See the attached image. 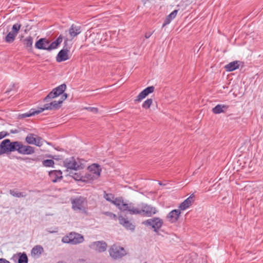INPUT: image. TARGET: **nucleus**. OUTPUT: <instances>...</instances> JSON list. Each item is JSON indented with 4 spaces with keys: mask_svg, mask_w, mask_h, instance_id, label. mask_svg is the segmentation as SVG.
<instances>
[{
    "mask_svg": "<svg viewBox=\"0 0 263 263\" xmlns=\"http://www.w3.org/2000/svg\"><path fill=\"white\" fill-rule=\"evenodd\" d=\"M16 151L22 155H31L34 153V149L29 145H24L22 142L17 141Z\"/></svg>",
    "mask_w": 263,
    "mask_h": 263,
    "instance_id": "obj_11",
    "label": "nucleus"
},
{
    "mask_svg": "<svg viewBox=\"0 0 263 263\" xmlns=\"http://www.w3.org/2000/svg\"><path fill=\"white\" fill-rule=\"evenodd\" d=\"M58 232V228H55L54 230L53 231H49V232L50 233H57Z\"/></svg>",
    "mask_w": 263,
    "mask_h": 263,
    "instance_id": "obj_44",
    "label": "nucleus"
},
{
    "mask_svg": "<svg viewBox=\"0 0 263 263\" xmlns=\"http://www.w3.org/2000/svg\"><path fill=\"white\" fill-rule=\"evenodd\" d=\"M104 198L109 202H111L112 199H114V197L112 194H107L105 192L104 195Z\"/></svg>",
    "mask_w": 263,
    "mask_h": 263,
    "instance_id": "obj_39",
    "label": "nucleus"
},
{
    "mask_svg": "<svg viewBox=\"0 0 263 263\" xmlns=\"http://www.w3.org/2000/svg\"><path fill=\"white\" fill-rule=\"evenodd\" d=\"M26 142L29 144H34L37 146H41L43 144L44 140L40 137H35L33 134H29L25 138Z\"/></svg>",
    "mask_w": 263,
    "mask_h": 263,
    "instance_id": "obj_12",
    "label": "nucleus"
},
{
    "mask_svg": "<svg viewBox=\"0 0 263 263\" xmlns=\"http://www.w3.org/2000/svg\"><path fill=\"white\" fill-rule=\"evenodd\" d=\"M96 179H97V178L93 176L92 174L89 171L88 173H86L84 176H83L82 181H89L90 180H95Z\"/></svg>",
    "mask_w": 263,
    "mask_h": 263,
    "instance_id": "obj_33",
    "label": "nucleus"
},
{
    "mask_svg": "<svg viewBox=\"0 0 263 263\" xmlns=\"http://www.w3.org/2000/svg\"><path fill=\"white\" fill-rule=\"evenodd\" d=\"M229 108V106L226 104H217L212 108V112L214 114L225 113Z\"/></svg>",
    "mask_w": 263,
    "mask_h": 263,
    "instance_id": "obj_22",
    "label": "nucleus"
},
{
    "mask_svg": "<svg viewBox=\"0 0 263 263\" xmlns=\"http://www.w3.org/2000/svg\"><path fill=\"white\" fill-rule=\"evenodd\" d=\"M90 109L92 111H94V112L98 111V109L97 108L92 107V108H91Z\"/></svg>",
    "mask_w": 263,
    "mask_h": 263,
    "instance_id": "obj_45",
    "label": "nucleus"
},
{
    "mask_svg": "<svg viewBox=\"0 0 263 263\" xmlns=\"http://www.w3.org/2000/svg\"><path fill=\"white\" fill-rule=\"evenodd\" d=\"M142 224L158 233L163 224V220L159 217H153L142 221Z\"/></svg>",
    "mask_w": 263,
    "mask_h": 263,
    "instance_id": "obj_2",
    "label": "nucleus"
},
{
    "mask_svg": "<svg viewBox=\"0 0 263 263\" xmlns=\"http://www.w3.org/2000/svg\"><path fill=\"white\" fill-rule=\"evenodd\" d=\"M11 133H13V134H15V133H17V131L16 130H14V131L11 130Z\"/></svg>",
    "mask_w": 263,
    "mask_h": 263,
    "instance_id": "obj_46",
    "label": "nucleus"
},
{
    "mask_svg": "<svg viewBox=\"0 0 263 263\" xmlns=\"http://www.w3.org/2000/svg\"><path fill=\"white\" fill-rule=\"evenodd\" d=\"M66 42H67V41H64V44H66Z\"/></svg>",
    "mask_w": 263,
    "mask_h": 263,
    "instance_id": "obj_48",
    "label": "nucleus"
},
{
    "mask_svg": "<svg viewBox=\"0 0 263 263\" xmlns=\"http://www.w3.org/2000/svg\"><path fill=\"white\" fill-rule=\"evenodd\" d=\"M69 50L68 49H63L61 50L56 57V61L58 62H61L66 61L69 59L68 52Z\"/></svg>",
    "mask_w": 263,
    "mask_h": 263,
    "instance_id": "obj_18",
    "label": "nucleus"
},
{
    "mask_svg": "<svg viewBox=\"0 0 263 263\" xmlns=\"http://www.w3.org/2000/svg\"><path fill=\"white\" fill-rule=\"evenodd\" d=\"M84 240L83 235L76 232H70L68 235L64 236L62 239L63 243L71 245H77L82 243Z\"/></svg>",
    "mask_w": 263,
    "mask_h": 263,
    "instance_id": "obj_3",
    "label": "nucleus"
},
{
    "mask_svg": "<svg viewBox=\"0 0 263 263\" xmlns=\"http://www.w3.org/2000/svg\"><path fill=\"white\" fill-rule=\"evenodd\" d=\"M8 134L7 133V132L3 131L1 132V139L6 137L7 135H8Z\"/></svg>",
    "mask_w": 263,
    "mask_h": 263,
    "instance_id": "obj_42",
    "label": "nucleus"
},
{
    "mask_svg": "<svg viewBox=\"0 0 263 263\" xmlns=\"http://www.w3.org/2000/svg\"><path fill=\"white\" fill-rule=\"evenodd\" d=\"M107 243L104 241H97L92 242L89 247L99 252H103L106 250Z\"/></svg>",
    "mask_w": 263,
    "mask_h": 263,
    "instance_id": "obj_14",
    "label": "nucleus"
},
{
    "mask_svg": "<svg viewBox=\"0 0 263 263\" xmlns=\"http://www.w3.org/2000/svg\"><path fill=\"white\" fill-rule=\"evenodd\" d=\"M12 91H16V88L14 84H13L11 86H10V87L8 88L5 93H4L3 96H7L8 95L10 92ZM5 97H6L5 96Z\"/></svg>",
    "mask_w": 263,
    "mask_h": 263,
    "instance_id": "obj_38",
    "label": "nucleus"
},
{
    "mask_svg": "<svg viewBox=\"0 0 263 263\" xmlns=\"http://www.w3.org/2000/svg\"><path fill=\"white\" fill-rule=\"evenodd\" d=\"M50 157H51V158H53V159H55V158H54V157H53V156H50Z\"/></svg>",
    "mask_w": 263,
    "mask_h": 263,
    "instance_id": "obj_47",
    "label": "nucleus"
},
{
    "mask_svg": "<svg viewBox=\"0 0 263 263\" xmlns=\"http://www.w3.org/2000/svg\"><path fill=\"white\" fill-rule=\"evenodd\" d=\"M89 171L92 174L93 176L98 178L100 176L102 171L100 165L98 164L93 163L88 167Z\"/></svg>",
    "mask_w": 263,
    "mask_h": 263,
    "instance_id": "obj_16",
    "label": "nucleus"
},
{
    "mask_svg": "<svg viewBox=\"0 0 263 263\" xmlns=\"http://www.w3.org/2000/svg\"><path fill=\"white\" fill-rule=\"evenodd\" d=\"M43 165L46 167H53L54 162L51 159H46L42 162Z\"/></svg>",
    "mask_w": 263,
    "mask_h": 263,
    "instance_id": "obj_35",
    "label": "nucleus"
},
{
    "mask_svg": "<svg viewBox=\"0 0 263 263\" xmlns=\"http://www.w3.org/2000/svg\"><path fill=\"white\" fill-rule=\"evenodd\" d=\"M153 34V32H147L145 34V37L146 39H148Z\"/></svg>",
    "mask_w": 263,
    "mask_h": 263,
    "instance_id": "obj_41",
    "label": "nucleus"
},
{
    "mask_svg": "<svg viewBox=\"0 0 263 263\" xmlns=\"http://www.w3.org/2000/svg\"><path fill=\"white\" fill-rule=\"evenodd\" d=\"M111 202L118 207L120 210L123 212L127 211L131 215L132 212L130 210H132L133 205V203H125L121 198H116L115 200L112 199Z\"/></svg>",
    "mask_w": 263,
    "mask_h": 263,
    "instance_id": "obj_7",
    "label": "nucleus"
},
{
    "mask_svg": "<svg viewBox=\"0 0 263 263\" xmlns=\"http://www.w3.org/2000/svg\"><path fill=\"white\" fill-rule=\"evenodd\" d=\"M72 208L74 211H84L87 206V200L83 196H78L71 199Z\"/></svg>",
    "mask_w": 263,
    "mask_h": 263,
    "instance_id": "obj_5",
    "label": "nucleus"
},
{
    "mask_svg": "<svg viewBox=\"0 0 263 263\" xmlns=\"http://www.w3.org/2000/svg\"><path fill=\"white\" fill-rule=\"evenodd\" d=\"M178 13L177 10H175L173 12H172L169 15H168L162 25V27H164L165 26L169 24L171 22L176 16L177 14Z\"/></svg>",
    "mask_w": 263,
    "mask_h": 263,
    "instance_id": "obj_28",
    "label": "nucleus"
},
{
    "mask_svg": "<svg viewBox=\"0 0 263 263\" xmlns=\"http://www.w3.org/2000/svg\"><path fill=\"white\" fill-rule=\"evenodd\" d=\"M49 176L53 182H56L62 179V172L60 170H53L49 172Z\"/></svg>",
    "mask_w": 263,
    "mask_h": 263,
    "instance_id": "obj_17",
    "label": "nucleus"
},
{
    "mask_svg": "<svg viewBox=\"0 0 263 263\" xmlns=\"http://www.w3.org/2000/svg\"><path fill=\"white\" fill-rule=\"evenodd\" d=\"M240 63L241 62L238 61H233L226 65L224 68L227 71H232L238 69Z\"/></svg>",
    "mask_w": 263,
    "mask_h": 263,
    "instance_id": "obj_24",
    "label": "nucleus"
},
{
    "mask_svg": "<svg viewBox=\"0 0 263 263\" xmlns=\"http://www.w3.org/2000/svg\"><path fill=\"white\" fill-rule=\"evenodd\" d=\"M1 263H10V262L5 259L1 258Z\"/></svg>",
    "mask_w": 263,
    "mask_h": 263,
    "instance_id": "obj_43",
    "label": "nucleus"
},
{
    "mask_svg": "<svg viewBox=\"0 0 263 263\" xmlns=\"http://www.w3.org/2000/svg\"><path fill=\"white\" fill-rule=\"evenodd\" d=\"M67 98V93L63 94L59 101H53L50 103L45 104L43 107L39 108V112L41 113L45 110H56L59 109L61 107V104Z\"/></svg>",
    "mask_w": 263,
    "mask_h": 263,
    "instance_id": "obj_6",
    "label": "nucleus"
},
{
    "mask_svg": "<svg viewBox=\"0 0 263 263\" xmlns=\"http://www.w3.org/2000/svg\"><path fill=\"white\" fill-rule=\"evenodd\" d=\"M119 221L120 224L122 225L126 229L134 230L135 229V226L133 224L127 219L124 218L122 216H119L118 217Z\"/></svg>",
    "mask_w": 263,
    "mask_h": 263,
    "instance_id": "obj_20",
    "label": "nucleus"
},
{
    "mask_svg": "<svg viewBox=\"0 0 263 263\" xmlns=\"http://www.w3.org/2000/svg\"><path fill=\"white\" fill-rule=\"evenodd\" d=\"M104 214L111 219H117V215L111 212H106Z\"/></svg>",
    "mask_w": 263,
    "mask_h": 263,
    "instance_id": "obj_40",
    "label": "nucleus"
},
{
    "mask_svg": "<svg viewBox=\"0 0 263 263\" xmlns=\"http://www.w3.org/2000/svg\"><path fill=\"white\" fill-rule=\"evenodd\" d=\"M154 90L155 87L153 86L146 87L137 96L135 100V102H140L143 99L146 98L149 93L153 92Z\"/></svg>",
    "mask_w": 263,
    "mask_h": 263,
    "instance_id": "obj_13",
    "label": "nucleus"
},
{
    "mask_svg": "<svg viewBox=\"0 0 263 263\" xmlns=\"http://www.w3.org/2000/svg\"><path fill=\"white\" fill-rule=\"evenodd\" d=\"M131 215H143L145 216L151 217L157 213V210L155 207L152 206L146 203L141 204V209L135 207L133 204Z\"/></svg>",
    "mask_w": 263,
    "mask_h": 263,
    "instance_id": "obj_1",
    "label": "nucleus"
},
{
    "mask_svg": "<svg viewBox=\"0 0 263 263\" xmlns=\"http://www.w3.org/2000/svg\"><path fill=\"white\" fill-rule=\"evenodd\" d=\"M81 32V27L72 25L69 29V33L71 37H74L79 34Z\"/></svg>",
    "mask_w": 263,
    "mask_h": 263,
    "instance_id": "obj_25",
    "label": "nucleus"
},
{
    "mask_svg": "<svg viewBox=\"0 0 263 263\" xmlns=\"http://www.w3.org/2000/svg\"><path fill=\"white\" fill-rule=\"evenodd\" d=\"M153 103L152 99H148L145 100L142 104V107L145 109H148Z\"/></svg>",
    "mask_w": 263,
    "mask_h": 263,
    "instance_id": "obj_36",
    "label": "nucleus"
},
{
    "mask_svg": "<svg viewBox=\"0 0 263 263\" xmlns=\"http://www.w3.org/2000/svg\"><path fill=\"white\" fill-rule=\"evenodd\" d=\"M108 252L110 256L114 259L121 258L127 254L126 251L123 247L116 244H114L110 247Z\"/></svg>",
    "mask_w": 263,
    "mask_h": 263,
    "instance_id": "obj_4",
    "label": "nucleus"
},
{
    "mask_svg": "<svg viewBox=\"0 0 263 263\" xmlns=\"http://www.w3.org/2000/svg\"><path fill=\"white\" fill-rule=\"evenodd\" d=\"M181 214L179 210H173L171 211L166 216L168 220L171 222H175L178 220Z\"/></svg>",
    "mask_w": 263,
    "mask_h": 263,
    "instance_id": "obj_19",
    "label": "nucleus"
},
{
    "mask_svg": "<svg viewBox=\"0 0 263 263\" xmlns=\"http://www.w3.org/2000/svg\"><path fill=\"white\" fill-rule=\"evenodd\" d=\"M63 37L61 35H59V36L56 39L55 41L52 42L51 44H49V45L47 47L48 51H51L53 49L57 48V47L61 44L62 42Z\"/></svg>",
    "mask_w": 263,
    "mask_h": 263,
    "instance_id": "obj_23",
    "label": "nucleus"
},
{
    "mask_svg": "<svg viewBox=\"0 0 263 263\" xmlns=\"http://www.w3.org/2000/svg\"><path fill=\"white\" fill-rule=\"evenodd\" d=\"M24 46L27 48H31L33 44V38L32 36H27L23 40Z\"/></svg>",
    "mask_w": 263,
    "mask_h": 263,
    "instance_id": "obj_31",
    "label": "nucleus"
},
{
    "mask_svg": "<svg viewBox=\"0 0 263 263\" xmlns=\"http://www.w3.org/2000/svg\"><path fill=\"white\" fill-rule=\"evenodd\" d=\"M69 176L72 177L74 179L78 181H82L83 179V176H81L80 174L76 173H73L72 172H70L69 174H68Z\"/></svg>",
    "mask_w": 263,
    "mask_h": 263,
    "instance_id": "obj_34",
    "label": "nucleus"
},
{
    "mask_svg": "<svg viewBox=\"0 0 263 263\" xmlns=\"http://www.w3.org/2000/svg\"><path fill=\"white\" fill-rule=\"evenodd\" d=\"M16 36V35L12 32H10L8 33L5 37V41L7 43H12Z\"/></svg>",
    "mask_w": 263,
    "mask_h": 263,
    "instance_id": "obj_32",
    "label": "nucleus"
},
{
    "mask_svg": "<svg viewBox=\"0 0 263 263\" xmlns=\"http://www.w3.org/2000/svg\"><path fill=\"white\" fill-rule=\"evenodd\" d=\"M21 27V25L18 23L14 24L12 26V32L17 35L18 31L20 30Z\"/></svg>",
    "mask_w": 263,
    "mask_h": 263,
    "instance_id": "obj_37",
    "label": "nucleus"
},
{
    "mask_svg": "<svg viewBox=\"0 0 263 263\" xmlns=\"http://www.w3.org/2000/svg\"><path fill=\"white\" fill-rule=\"evenodd\" d=\"M17 141L11 142L9 139H5L1 142V154L16 151Z\"/></svg>",
    "mask_w": 263,
    "mask_h": 263,
    "instance_id": "obj_8",
    "label": "nucleus"
},
{
    "mask_svg": "<svg viewBox=\"0 0 263 263\" xmlns=\"http://www.w3.org/2000/svg\"><path fill=\"white\" fill-rule=\"evenodd\" d=\"M43 252V248L40 245H37L32 248L31 250V255L34 257H39Z\"/></svg>",
    "mask_w": 263,
    "mask_h": 263,
    "instance_id": "obj_26",
    "label": "nucleus"
},
{
    "mask_svg": "<svg viewBox=\"0 0 263 263\" xmlns=\"http://www.w3.org/2000/svg\"><path fill=\"white\" fill-rule=\"evenodd\" d=\"M64 166L67 168L66 172H68V169L77 171L83 168L81 164L78 163L74 157L66 158L63 162Z\"/></svg>",
    "mask_w": 263,
    "mask_h": 263,
    "instance_id": "obj_10",
    "label": "nucleus"
},
{
    "mask_svg": "<svg viewBox=\"0 0 263 263\" xmlns=\"http://www.w3.org/2000/svg\"><path fill=\"white\" fill-rule=\"evenodd\" d=\"M40 112H39V109L36 110L35 109H31L28 112L22 114L20 115V117L22 118H25L26 117H29L32 116H34L35 115L39 114Z\"/></svg>",
    "mask_w": 263,
    "mask_h": 263,
    "instance_id": "obj_29",
    "label": "nucleus"
},
{
    "mask_svg": "<svg viewBox=\"0 0 263 263\" xmlns=\"http://www.w3.org/2000/svg\"><path fill=\"white\" fill-rule=\"evenodd\" d=\"M50 41L46 38H41L35 44V47L38 49L47 50V47L49 45Z\"/></svg>",
    "mask_w": 263,
    "mask_h": 263,
    "instance_id": "obj_15",
    "label": "nucleus"
},
{
    "mask_svg": "<svg viewBox=\"0 0 263 263\" xmlns=\"http://www.w3.org/2000/svg\"><path fill=\"white\" fill-rule=\"evenodd\" d=\"M13 257L18 258L17 263H28V258L25 252L17 253Z\"/></svg>",
    "mask_w": 263,
    "mask_h": 263,
    "instance_id": "obj_27",
    "label": "nucleus"
},
{
    "mask_svg": "<svg viewBox=\"0 0 263 263\" xmlns=\"http://www.w3.org/2000/svg\"><path fill=\"white\" fill-rule=\"evenodd\" d=\"M10 194L13 197L20 198L25 197L27 196V194L25 192H19L16 190H10L9 191Z\"/></svg>",
    "mask_w": 263,
    "mask_h": 263,
    "instance_id": "obj_30",
    "label": "nucleus"
},
{
    "mask_svg": "<svg viewBox=\"0 0 263 263\" xmlns=\"http://www.w3.org/2000/svg\"><path fill=\"white\" fill-rule=\"evenodd\" d=\"M66 88V85L65 84H62L60 86L54 88L48 95L44 98L45 102H48L49 100L54 99L57 97L63 95L64 91Z\"/></svg>",
    "mask_w": 263,
    "mask_h": 263,
    "instance_id": "obj_9",
    "label": "nucleus"
},
{
    "mask_svg": "<svg viewBox=\"0 0 263 263\" xmlns=\"http://www.w3.org/2000/svg\"><path fill=\"white\" fill-rule=\"evenodd\" d=\"M194 201V196L192 194L190 197H189L187 199H186L184 201H183L179 205V209L181 210H185Z\"/></svg>",
    "mask_w": 263,
    "mask_h": 263,
    "instance_id": "obj_21",
    "label": "nucleus"
},
{
    "mask_svg": "<svg viewBox=\"0 0 263 263\" xmlns=\"http://www.w3.org/2000/svg\"><path fill=\"white\" fill-rule=\"evenodd\" d=\"M144 263H146V262H144Z\"/></svg>",
    "mask_w": 263,
    "mask_h": 263,
    "instance_id": "obj_49",
    "label": "nucleus"
}]
</instances>
